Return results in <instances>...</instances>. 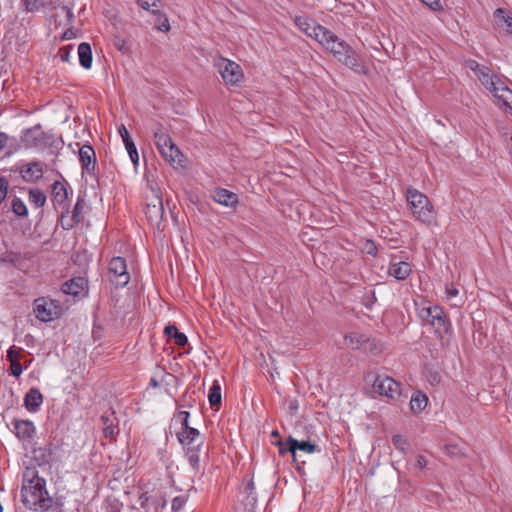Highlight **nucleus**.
Wrapping results in <instances>:
<instances>
[{
	"label": "nucleus",
	"instance_id": "obj_19",
	"mask_svg": "<svg viewBox=\"0 0 512 512\" xmlns=\"http://www.w3.org/2000/svg\"><path fill=\"white\" fill-rule=\"evenodd\" d=\"M43 135L44 133L41 131V125L36 124L35 126L23 131L21 140L27 148L37 147L42 142Z\"/></svg>",
	"mask_w": 512,
	"mask_h": 512
},
{
	"label": "nucleus",
	"instance_id": "obj_45",
	"mask_svg": "<svg viewBox=\"0 0 512 512\" xmlns=\"http://www.w3.org/2000/svg\"><path fill=\"white\" fill-rule=\"evenodd\" d=\"M10 371L14 377H19L23 371L22 365L20 364V362L12 361V363H10Z\"/></svg>",
	"mask_w": 512,
	"mask_h": 512
},
{
	"label": "nucleus",
	"instance_id": "obj_11",
	"mask_svg": "<svg viewBox=\"0 0 512 512\" xmlns=\"http://www.w3.org/2000/svg\"><path fill=\"white\" fill-rule=\"evenodd\" d=\"M85 206V200L82 197H78L71 213L67 208H64L65 211H62L59 218V224L62 229L70 230L79 225L83 221V212Z\"/></svg>",
	"mask_w": 512,
	"mask_h": 512
},
{
	"label": "nucleus",
	"instance_id": "obj_2",
	"mask_svg": "<svg viewBox=\"0 0 512 512\" xmlns=\"http://www.w3.org/2000/svg\"><path fill=\"white\" fill-rule=\"evenodd\" d=\"M469 68L485 89L493 95L496 105L512 115V90L487 66L471 61Z\"/></svg>",
	"mask_w": 512,
	"mask_h": 512
},
{
	"label": "nucleus",
	"instance_id": "obj_50",
	"mask_svg": "<svg viewBox=\"0 0 512 512\" xmlns=\"http://www.w3.org/2000/svg\"><path fill=\"white\" fill-rule=\"evenodd\" d=\"M9 140L16 142L15 138H10L6 133L0 132V151L8 145Z\"/></svg>",
	"mask_w": 512,
	"mask_h": 512
},
{
	"label": "nucleus",
	"instance_id": "obj_24",
	"mask_svg": "<svg viewBox=\"0 0 512 512\" xmlns=\"http://www.w3.org/2000/svg\"><path fill=\"white\" fill-rule=\"evenodd\" d=\"M412 272L411 264L406 261L391 263L388 274L396 280H405Z\"/></svg>",
	"mask_w": 512,
	"mask_h": 512
},
{
	"label": "nucleus",
	"instance_id": "obj_57",
	"mask_svg": "<svg viewBox=\"0 0 512 512\" xmlns=\"http://www.w3.org/2000/svg\"><path fill=\"white\" fill-rule=\"evenodd\" d=\"M297 408H298L297 401H291L289 404V410H290L291 414H294L296 412Z\"/></svg>",
	"mask_w": 512,
	"mask_h": 512
},
{
	"label": "nucleus",
	"instance_id": "obj_40",
	"mask_svg": "<svg viewBox=\"0 0 512 512\" xmlns=\"http://www.w3.org/2000/svg\"><path fill=\"white\" fill-rule=\"evenodd\" d=\"M188 500L187 495H179L172 499L171 510L172 512H179Z\"/></svg>",
	"mask_w": 512,
	"mask_h": 512
},
{
	"label": "nucleus",
	"instance_id": "obj_42",
	"mask_svg": "<svg viewBox=\"0 0 512 512\" xmlns=\"http://www.w3.org/2000/svg\"><path fill=\"white\" fill-rule=\"evenodd\" d=\"M361 252L370 256H375L377 253V246L372 240L366 239L362 243Z\"/></svg>",
	"mask_w": 512,
	"mask_h": 512
},
{
	"label": "nucleus",
	"instance_id": "obj_54",
	"mask_svg": "<svg viewBox=\"0 0 512 512\" xmlns=\"http://www.w3.org/2000/svg\"><path fill=\"white\" fill-rule=\"evenodd\" d=\"M427 464H428V461L423 455L417 456L416 465L418 468L423 469L427 466Z\"/></svg>",
	"mask_w": 512,
	"mask_h": 512
},
{
	"label": "nucleus",
	"instance_id": "obj_16",
	"mask_svg": "<svg viewBox=\"0 0 512 512\" xmlns=\"http://www.w3.org/2000/svg\"><path fill=\"white\" fill-rule=\"evenodd\" d=\"M79 161L83 172L94 174L96 167V154L91 145H83L80 147Z\"/></svg>",
	"mask_w": 512,
	"mask_h": 512
},
{
	"label": "nucleus",
	"instance_id": "obj_6",
	"mask_svg": "<svg viewBox=\"0 0 512 512\" xmlns=\"http://www.w3.org/2000/svg\"><path fill=\"white\" fill-rule=\"evenodd\" d=\"M33 312L39 321L50 322L62 316L63 306L59 300L38 297L33 302Z\"/></svg>",
	"mask_w": 512,
	"mask_h": 512
},
{
	"label": "nucleus",
	"instance_id": "obj_17",
	"mask_svg": "<svg viewBox=\"0 0 512 512\" xmlns=\"http://www.w3.org/2000/svg\"><path fill=\"white\" fill-rule=\"evenodd\" d=\"M86 288L87 280L83 277H75L63 283L61 290L66 295L78 297L84 294Z\"/></svg>",
	"mask_w": 512,
	"mask_h": 512
},
{
	"label": "nucleus",
	"instance_id": "obj_41",
	"mask_svg": "<svg viewBox=\"0 0 512 512\" xmlns=\"http://www.w3.org/2000/svg\"><path fill=\"white\" fill-rule=\"evenodd\" d=\"M27 12H36L44 6L43 0H22Z\"/></svg>",
	"mask_w": 512,
	"mask_h": 512
},
{
	"label": "nucleus",
	"instance_id": "obj_38",
	"mask_svg": "<svg viewBox=\"0 0 512 512\" xmlns=\"http://www.w3.org/2000/svg\"><path fill=\"white\" fill-rule=\"evenodd\" d=\"M137 5L142 9L151 13L153 9H159L161 7L160 0H136Z\"/></svg>",
	"mask_w": 512,
	"mask_h": 512
},
{
	"label": "nucleus",
	"instance_id": "obj_15",
	"mask_svg": "<svg viewBox=\"0 0 512 512\" xmlns=\"http://www.w3.org/2000/svg\"><path fill=\"white\" fill-rule=\"evenodd\" d=\"M294 23L299 30L304 32L308 37L315 39L317 42L320 39V35L327 29L307 16H295Z\"/></svg>",
	"mask_w": 512,
	"mask_h": 512
},
{
	"label": "nucleus",
	"instance_id": "obj_28",
	"mask_svg": "<svg viewBox=\"0 0 512 512\" xmlns=\"http://www.w3.org/2000/svg\"><path fill=\"white\" fill-rule=\"evenodd\" d=\"M494 18L497 26L508 34H512V17L506 16L502 8L496 9Z\"/></svg>",
	"mask_w": 512,
	"mask_h": 512
},
{
	"label": "nucleus",
	"instance_id": "obj_12",
	"mask_svg": "<svg viewBox=\"0 0 512 512\" xmlns=\"http://www.w3.org/2000/svg\"><path fill=\"white\" fill-rule=\"evenodd\" d=\"M287 443L289 444V451L292 454L293 462L296 464V469L298 471H300L301 466L305 464V460H299L297 451H302L307 454H313L319 451L316 444L311 443L310 441H298L292 436L288 437Z\"/></svg>",
	"mask_w": 512,
	"mask_h": 512
},
{
	"label": "nucleus",
	"instance_id": "obj_26",
	"mask_svg": "<svg viewBox=\"0 0 512 512\" xmlns=\"http://www.w3.org/2000/svg\"><path fill=\"white\" fill-rule=\"evenodd\" d=\"M79 63L84 69H89L92 66V50L87 42H82L78 46Z\"/></svg>",
	"mask_w": 512,
	"mask_h": 512
},
{
	"label": "nucleus",
	"instance_id": "obj_34",
	"mask_svg": "<svg viewBox=\"0 0 512 512\" xmlns=\"http://www.w3.org/2000/svg\"><path fill=\"white\" fill-rule=\"evenodd\" d=\"M154 142L158 151L165 150L169 144L174 143L172 138L167 133L163 132L161 128L154 132Z\"/></svg>",
	"mask_w": 512,
	"mask_h": 512
},
{
	"label": "nucleus",
	"instance_id": "obj_62",
	"mask_svg": "<svg viewBox=\"0 0 512 512\" xmlns=\"http://www.w3.org/2000/svg\"><path fill=\"white\" fill-rule=\"evenodd\" d=\"M116 47L119 49V50H122L124 45H125V41L124 40H121V43L120 42H116L115 43Z\"/></svg>",
	"mask_w": 512,
	"mask_h": 512
},
{
	"label": "nucleus",
	"instance_id": "obj_32",
	"mask_svg": "<svg viewBox=\"0 0 512 512\" xmlns=\"http://www.w3.org/2000/svg\"><path fill=\"white\" fill-rule=\"evenodd\" d=\"M345 345L351 349H359L364 343L368 341V338L364 334L350 333L344 338Z\"/></svg>",
	"mask_w": 512,
	"mask_h": 512
},
{
	"label": "nucleus",
	"instance_id": "obj_59",
	"mask_svg": "<svg viewBox=\"0 0 512 512\" xmlns=\"http://www.w3.org/2000/svg\"><path fill=\"white\" fill-rule=\"evenodd\" d=\"M271 437L276 438V439H278V440H279V439H281V438H280V433H279V431H278V430H273V431L271 432Z\"/></svg>",
	"mask_w": 512,
	"mask_h": 512
},
{
	"label": "nucleus",
	"instance_id": "obj_8",
	"mask_svg": "<svg viewBox=\"0 0 512 512\" xmlns=\"http://www.w3.org/2000/svg\"><path fill=\"white\" fill-rule=\"evenodd\" d=\"M372 387L374 392L394 401L399 400L402 395L401 384L386 375H377L373 380Z\"/></svg>",
	"mask_w": 512,
	"mask_h": 512
},
{
	"label": "nucleus",
	"instance_id": "obj_30",
	"mask_svg": "<svg viewBox=\"0 0 512 512\" xmlns=\"http://www.w3.org/2000/svg\"><path fill=\"white\" fill-rule=\"evenodd\" d=\"M151 14L155 18V28L162 32H168L170 30V23L167 15L160 9L151 10Z\"/></svg>",
	"mask_w": 512,
	"mask_h": 512
},
{
	"label": "nucleus",
	"instance_id": "obj_52",
	"mask_svg": "<svg viewBox=\"0 0 512 512\" xmlns=\"http://www.w3.org/2000/svg\"><path fill=\"white\" fill-rule=\"evenodd\" d=\"M61 9L65 12L67 17V22L69 24H72L74 22V14L72 12V9L66 5L62 6Z\"/></svg>",
	"mask_w": 512,
	"mask_h": 512
},
{
	"label": "nucleus",
	"instance_id": "obj_25",
	"mask_svg": "<svg viewBox=\"0 0 512 512\" xmlns=\"http://www.w3.org/2000/svg\"><path fill=\"white\" fill-rule=\"evenodd\" d=\"M43 403V395L37 388H31L24 397V406L29 412H36Z\"/></svg>",
	"mask_w": 512,
	"mask_h": 512
},
{
	"label": "nucleus",
	"instance_id": "obj_43",
	"mask_svg": "<svg viewBox=\"0 0 512 512\" xmlns=\"http://www.w3.org/2000/svg\"><path fill=\"white\" fill-rule=\"evenodd\" d=\"M72 50H73L72 45H67V46L61 47L58 50L57 56L61 59V61L68 62L70 59V54H71Z\"/></svg>",
	"mask_w": 512,
	"mask_h": 512
},
{
	"label": "nucleus",
	"instance_id": "obj_46",
	"mask_svg": "<svg viewBox=\"0 0 512 512\" xmlns=\"http://www.w3.org/2000/svg\"><path fill=\"white\" fill-rule=\"evenodd\" d=\"M423 4L428 6L433 11L442 10V5L439 0H420Z\"/></svg>",
	"mask_w": 512,
	"mask_h": 512
},
{
	"label": "nucleus",
	"instance_id": "obj_63",
	"mask_svg": "<svg viewBox=\"0 0 512 512\" xmlns=\"http://www.w3.org/2000/svg\"><path fill=\"white\" fill-rule=\"evenodd\" d=\"M166 505H167V502H166V500H164V501H163V503H162V505H161V509H162V510H165Z\"/></svg>",
	"mask_w": 512,
	"mask_h": 512
},
{
	"label": "nucleus",
	"instance_id": "obj_1",
	"mask_svg": "<svg viewBox=\"0 0 512 512\" xmlns=\"http://www.w3.org/2000/svg\"><path fill=\"white\" fill-rule=\"evenodd\" d=\"M318 43L331 52L342 64L358 74H367L368 67L363 58L345 41L341 40L329 29L320 35Z\"/></svg>",
	"mask_w": 512,
	"mask_h": 512
},
{
	"label": "nucleus",
	"instance_id": "obj_37",
	"mask_svg": "<svg viewBox=\"0 0 512 512\" xmlns=\"http://www.w3.org/2000/svg\"><path fill=\"white\" fill-rule=\"evenodd\" d=\"M392 443L397 450L403 453H405L410 447L408 440L400 434H396L392 437Z\"/></svg>",
	"mask_w": 512,
	"mask_h": 512
},
{
	"label": "nucleus",
	"instance_id": "obj_10",
	"mask_svg": "<svg viewBox=\"0 0 512 512\" xmlns=\"http://www.w3.org/2000/svg\"><path fill=\"white\" fill-rule=\"evenodd\" d=\"M109 281L116 287H124L130 281L125 258H111L108 263Z\"/></svg>",
	"mask_w": 512,
	"mask_h": 512
},
{
	"label": "nucleus",
	"instance_id": "obj_49",
	"mask_svg": "<svg viewBox=\"0 0 512 512\" xmlns=\"http://www.w3.org/2000/svg\"><path fill=\"white\" fill-rule=\"evenodd\" d=\"M273 444H275L276 446H278V449H279V454L281 456H284L286 453L290 452L289 451V445L287 446L282 439H279L277 440L276 442H273Z\"/></svg>",
	"mask_w": 512,
	"mask_h": 512
},
{
	"label": "nucleus",
	"instance_id": "obj_31",
	"mask_svg": "<svg viewBox=\"0 0 512 512\" xmlns=\"http://www.w3.org/2000/svg\"><path fill=\"white\" fill-rule=\"evenodd\" d=\"M428 404V398L421 392L413 394L410 400V409L413 413H420Z\"/></svg>",
	"mask_w": 512,
	"mask_h": 512
},
{
	"label": "nucleus",
	"instance_id": "obj_44",
	"mask_svg": "<svg viewBox=\"0 0 512 512\" xmlns=\"http://www.w3.org/2000/svg\"><path fill=\"white\" fill-rule=\"evenodd\" d=\"M20 358V349L15 346H11L7 351V360L12 363V361H19Z\"/></svg>",
	"mask_w": 512,
	"mask_h": 512
},
{
	"label": "nucleus",
	"instance_id": "obj_64",
	"mask_svg": "<svg viewBox=\"0 0 512 512\" xmlns=\"http://www.w3.org/2000/svg\"><path fill=\"white\" fill-rule=\"evenodd\" d=\"M0 512H3V507L1 504H0Z\"/></svg>",
	"mask_w": 512,
	"mask_h": 512
},
{
	"label": "nucleus",
	"instance_id": "obj_4",
	"mask_svg": "<svg viewBox=\"0 0 512 512\" xmlns=\"http://www.w3.org/2000/svg\"><path fill=\"white\" fill-rule=\"evenodd\" d=\"M22 501L31 510L46 511L52 506V498L46 490V482L43 478L35 475L21 489Z\"/></svg>",
	"mask_w": 512,
	"mask_h": 512
},
{
	"label": "nucleus",
	"instance_id": "obj_47",
	"mask_svg": "<svg viewBox=\"0 0 512 512\" xmlns=\"http://www.w3.org/2000/svg\"><path fill=\"white\" fill-rule=\"evenodd\" d=\"M375 301L376 297L374 291H370V293L365 294L363 297V303L367 308H371Z\"/></svg>",
	"mask_w": 512,
	"mask_h": 512
},
{
	"label": "nucleus",
	"instance_id": "obj_51",
	"mask_svg": "<svg viewBox=\"0 0 512 512\" xmlns=\"http://www.w3.org/2000/svg\"><path fill=\"white\" fill-rule=\"evenodd\" d=\"M256 497L254 494H252L251 492L248 493V495H246V499H245V506H248L250 505L251 506V512H253V507L254 505L256 504Z\"/></svg>",
	"mask_w": 512,
	"mask_h": 512
},
{
	"label": "nucleus",
	"instance_id": "obj_58",
	"mask_svg": "<svg viewBox=\"0 0 512 512\" xmlns=\"http://www.w3.org/2000/svg\"><path fill=\"white\" fill-rule=\"evenodd\" d=\"M17 148H18V145H17V144H15V145H11V146H10V150L6 153V156H10V155H12V154H13V152L17 150Z\"/></svg>",
	"mask_w": 512,
	"mask_h": 512
},
{
	"label": "nucleus",
	"instance_id": "obj_3",
	"mask_svg": "<svg viewBox=\"0 0 512 512\" xmlns=\"http://www.w3.org/2000/svg\"><path fill=\"white\" fill-rule=\"evenodd\" d=\"M190 413L187 411H180L175 416L176 422L180 423L181 430L176 433L178 441L185 447L186 456L191 467L198 471L200 467V454L204 451V438L200 432L190 427L189 425Z\"/></svg>",
	"mask_w": 512,
	"mask_h": 512
},
{
	"label": "nucleus",
	"instance_id": "obj_61",
	"mask_svg": "<svg viewBox=\"0 0 512 512\" xmlns=\"http://www.w3.org/2000/svg\"><path fill=\"white\" fill-rule=\"evenodd\" d=\"M150 385L154 388L158 387L159 386V383L158 381L155 379V378H151L150 379Z\"/></svg>",
	"mask_w": 512,
	"mask_h": 512
},
{
	"label": "nucleus",
	"instance_id": "obj_56",
	"mask_svg": "<svg viewBox=\"0 0 512 512\" xmlns=\"http://www.w3.org/2000/svg\"><path fill=\"white\" fill-rule=\"evenodd\" d=\"M254 489H255V486H254V482L253 480H249L245 486V493L248 495L249 492H251L252 494H254Z\"/></svg>",
	"mask_w": 512,
	"mask_h": 512
},
{
	"label": "nucleus",
	"instance_id": "obj_33",
	"mask_svg": "<svg viewBox=\"0 0 512 512\" xmlns=\"http://www.w3.org/2000/svg\"><path fill=\"white\" fill-rule=\"evenodd\" d=\"M208 400L211 408H214L215 410L219 409L221 404V387L217 381L213 383L209 390Z\"/></svg>",
	"mask_w": 512,
	"mask_h": 512
},
{
	"label": "nucleus",
	"instance_id": "obj_22",
	"mask_svg": "<svg viewBox=\"0 0 512 512\" xmlns=\"http://www.w3.org/2000/svg\"><path fill=\"white\" fill-rule=\"evenodd\" d=\"M212 198L215 202L226 207H235L238 203L237 194L224 188H216L212 194Z\"/></svg>",
	"mask_w": 512,
	"mask_h": 512
},
{
	"label": "nucleus",
	"instance_id": "obj_9",
	"mask_svg": "<svg viewBox=\"0 0 512 512\" xmlns=\"http://www.w3.org/2000/svg\"><path fill=\"white\" fill-rule=\"evenodd\" d=\"M216 66L226 85L237 86L244 77L241 66L232 60L220 58Z\"/></svg>",
	"mask_w": 512,
	"mask_h": 512
},
{
	"label": "nucleus",
	"instance_id": "obj_13",
	"mask_svg": "<svg viewBox=\"0 0 512 512\" xmlns=\"http://www.w3.org/2000/svg\"><path fill=\"white\" fill-rule=\"evenodd\" d=\"M46 164L42 161H32L30 163L18 166L14 171H18L21 178L27 183L38 182L44 174Z\"/></svg>",
	"mask_w": 512,
	"mask_h": 512
},
{
	"label": "nucleus",
	"instance_id": "obj_23",
	"mask_svg": "<svg viewBox=\"0 0 512 512\" xmlns=\"http://www.w3.org/2000/svg\"><path fill=\"white\" fill-rule=\"evenodd\" d=\"M14 428L16 436L23 441L30 440L35 433V426L29 420H15Z\"/></svg>",
	"mask_w": 512,
	"mask_h": 512
},
{
	"label": "nucleus",
	"instance_id": "obj_36",
	"mask_svg": "<svg viewBox=\"0 0 512 512\" xmlns=\"http://www.w3.org/2000/svg\"><path fill=\"white\" fill-rule=\"evenodd\" d=\"M444 449L451 459H461L465 456V452L457 444H447Z\"/></svg>",
	"mask_w": 512,
	"mask_h": 512
},
{
	"label": "nucleus",
	"instance_id": "obj_29",
	"mask_svg": "<svg viewBox=\"0 0 512 512\" xmlns=\"http://www.w3.org/2000/svg\"><path fill=\"white\" fill-rule=\"evenodd\" d=\"M46 200V194L40 188L33 187L28 190V201L35 208H42Z\"/></svg>",
	"mask_w": 512,
	"mask_h": 512
},
{
	"label": "nucleus",
	"instance_id": "obj_39",
	"mask_svg": "<svg viewBox=\"0 0 512 512\" xmlns=\"http://www.w3.org/2000/svg\"><path fill=\"white\" fill-rule=\"evenodd\" d=\"M125 148L129 154V157H130L132 163L136 167L139 162V154H138V151H137L134 141H127Z\"/></svg>",
	"mask_w": 512,
	"mask_h": 512
},
{
	"label": "nucleus",
	"instance_id": "obj_60",
	"mask_svg": "<svg viewBox=\"0 0 512 512\" xmlns=\"http://www.w3.org/2000/svg\"><path fill=\"white\" fill-rule=\"evenodd\" d=\"M7 259H9V261H10L13 265H16L15 260H18L19 258H0V260H1L2 262H6V261H7Z\"/></svg>",
	"mask_w": 512,
	"mask_h": 512
},
{
	"label": "nucleus",
	"instance_id": "obj_53",
	"mask_svg": "<svg viewBox=\"0 0 512 512\" xmlns=\"http://www.w3.org/2000/svg\"><path fill=\"white\" fill-rule=\"evenodd\" d=\"M448 298H452L458 295L459 291L454 286H447L445 289Z\"/></svg>",
	"mask_w": 512,
	"mask_h": 512
},
{
	"label": "nucleus",
	"instance_id": "obj_5",
	"mask_svg": "<svg viewBox=\"0 0 512 512\" xmlns=\"http://www.w3.org/2000/svg\"><path fill=\"white\" fill-rule=\"evenodd\" d=\"M407 201L413 216L425 225H432L437 218V212L430 199L414 188L407 190Z\"/></svg>",
	"mask_w": 512,
	"mask_h": 512
},
{
	"label": "nucleus",
	"instance_id": "obj_27",
	"mask_svg": "<svg viewBox=\"0 0 512 512\" xmlns=\"http://www.w3.org/2000/svg\"><path fill=\"white\" fill-rule=\"evenodd\" d=\"M164 334L169 339H173L174 344L177 346L184 347L188 343L187 336L180 332L175 325H167L164 329Z\"/></svg>",
	"mask_w": 512,
	"mask_h": 512
},
{
	"label": "nucleus",
	"instance_id": "obj_55",
	"mask_svg": "<svg viewBox=\"0 0 512 512\" xmlns=\"http://www.w3.org/2000/svg\"><path fill=\"white\" fill-rule=\"evenodd\" d=\"M74 36H75V33H74L73 29H72V28H68V29L63 33L62 39H64V40H69V39H72Z\"/></svg>",
	"mask_w": 512,
	"mask_h": 512
},
{
	"label": "nucleus",
	"instance_id": "obj_35",
	"mask_svg": "<svg viewBox=\"0 0 512 512\" xmlns=\"http://www.w3.org/2000/svg\"><path fill=\"white\" fill-rule=\"evenodd\" d=\"M11 210L17 217L24 218L28 216L26 204L18 197L12 199Z\"/></svg>",
	"mask_w": 512,
	"mask_h": 512
},
{
	"label": "nucleus",
	"instance_id": "obj_21",
	"mask_svg": "<svg viewBox=\"0 0 512 512\" xmlns=\"http://www.w3.org/2000/svg\"><path fill=\"white\" fill-rule=\"evenodd\" d=\"M159 153L172 166H184L185 157L174 143L169 144L165 150H161Z\"/></svg>",
	"mask_w": 512,
	"mask_h": 512
},
{
	"label": "nucleus",
	"instance_id": "obj_20",
	"mask_svg": "<svg viewBox=\"0 0 512 512\" xmlns=\"http://www.w3.org/2000/svg\"><path fill=\"white\" fill-rule=\"evenodd\" d=\"M51 197L54 207L67 208L68 192L64 183L55 181L51 186Z\"/></svg>",
	"mask_w": 512,
	"mask_h": 512
},
{
	"label": "nucleus",
	"instance_id": "obj_7",
	"mask_svg": "<svg viewBox=\"0 0 512 512\" xmlns=\"http://www.w3.org/2000/svg\"><path fill=\"white\" fill-rule=\"evenodd\" d=\"M419 317L430 324L436 333H447L450 329V321L440 306H426L418 310Z\"/></svg>",
	"mask_w": 512,
	"mask_h": 512
},
{
	"label": "nucleus",
	"instance_id": "obj_18",
	"mask_svg": "<svg viewBox=\"0 0 512 512\" xmlns=\"http://www.w3.org/2000/svg\"><path fill=\"white\" fill-rule=\"evenodd\" d=\"M100 421L102 424V431L104 436L111 440L114 439L119 432L117 427L118 420L117 417L115 416V412L111 411L109 413H104L100 417Z\"/></svg>",
	"mask_w": 512,
	"mask_h": 512
},
{
	"label": "nucleus",
	"instance_id": "obj_48",
	"mask_svg": "<svg viewBox=\"0 0 512 512\" xmlns=\"http://www.w3.org/2000/svg\"><path fill=\"white\" fill-rule=\"evenodd\" d=\"M118 131H119V134H120V136H121V138H122V140L124 142V145L127 144V141H133L131 136H130V134H129V132H128V130H127V128L125 127V125L122 124L119 127Z\"/></svg>",
	"mask_w": 512,
	"mask_h": 512
},
{
	"label": "nucleus",
	"instance_id": "obj_14",
	"mask_svg": "<svg viewBox=\"0 0 512 512\" xmlns=\"http://www.w3.org/2000/svg\"><path fill=\"white\" fill-rule=\"evenodd\" d=\"M153 192L146 204L145 215L151 225L159 226L164 218V207L162 198L155 191Z\"/></svg>",
	"mask_w": 512,
	"mask_h": 512
}]
</instances>
